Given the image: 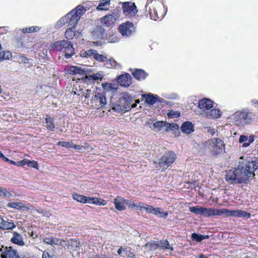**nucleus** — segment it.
I'll list each match as a JSON object with an SVG mask.
<instances>
[{"label":"nucleus","mask_w":258,"mask_h":258,"mask_svg":"<svg viewBox=\"0 0 258 258\" xmlns=\"http://www.w3.org/2000/svg\"><path fill=\"white\" fill-rule=\"evenodd\" d=\"M181 130L183 133L187 135L192 133L194 131V124L190 121H185L182 123L181 126Z\"/></svg>","instance_id":"25"},{"label":"nucleus","mask_w":258,"mask_h":258,"mask_svg":"<svg viewBox=\"0 0 258 258\" xmlns=\"http://www.w3.org/2000/svg\"><path fill=\"white\" fill-rule=\"evenodd\" d=\"M85 197V196L77 193L72 194V198L74 200L83 204L84 203Z\"/></svg>","instance_id":"39"},{"label":"nucleus","mask_w":258,"mask_h":258,"mask_svg":"<svg viewBox=\"0 0 258 258\" xmlns=\"http://www.w3.org/2000/svg\"><path fill=\"white\" fill-rule=\"evenodd\" d=\"M134 77L138 81L146 79L147 77V73L143 69H136L132 72Z\"/></svg>","instance_id":"24"},{"label":"nucleus","mask_w":258,"mask_h":258,"mask_svg":"<svg viewBox=\"0 0 258 258\" xmlns=\"http://www.w3.org/2000/svg\"><path fill=\"white\" fill-rule=\"evenodd\" d=\"M45 120L47 130L50 131H54L55 129V124L53 117L47 115L45 117Z\"/></svg>","instance_id":"29"},{"label":"nucleus","mask_w":258,"mask_h":258,"mask_svg":"<svg viewBox=\"0 0 258 258\" xmlns=\"http://www.w3.org/2000/svg\"><path fill=\"white\" fill-rule=\"evenodd\" d=\"M42 258H55L54 255L50 254L47 251H44L42 253Z\"/></svg>","instance_id":"52"},{"label":"nucleus","mask_w":258,"mask_h":258,"mask_svg":"<svg viewBox=\"0 0 258 258\" xmlns=\"http://www.w3.org/2000/svg\"><path fill=\"white\" fill-rule=\"evenodd\" d=\"M126 204L128 206V208L130 209L136 208L139 210V209L140 208V202L136 204L134 202H133L131 200H126Z\"/></svg>","instance_id":"40"},{"label":"nucleus","mask_w":258,"mask_h":258,"mask_svg":"<svg viewBox=\"0 0 258 258\" xmlns=\"http://www.w3.org/2000/svg\"><path fill=\"white\" fill-rule=\"evenodd\" d=\"M16 227V225L13 222L4 220L3 224L1 225V229L2 230H12Z\"/></svg>","instance_id":"34"},{"label":"nucleus","mask_w":258,"mask_h":258,"mask_svg":"<svg viewBox=\"0 0 258 258\" xmlns=\"http://www.w3.org/2000/svg\"><path fill=\"white\" fill-rule=\"evenodd\" d=\"M178 128H179V126L176 123H169L167 126V130L172 131L173 132L176 131L177 132Z\"/></svg>","instance_id":"46"},{"label":"nucleus","mask_w":258,"mask_h":258,"mask_svg":"<svg viewBox=\"0 0 258 258\" xmlns=\"http://www.w3.org/2000/svg\"><path fill=\"white\" fill-rule=\"evenodd\" d=\"M146 247H148L150 250H155L159 248L158 241H153V242L147 243L145 244Z\"/></svg>","instance_id":"41"},{"label":"nucleus","mask_w":258,"mask_h":258,"mask_svg":"<svg viewBox=\"0 0 258 258\" xmlns=\"http://www.w3.org/2000/svg\"><path fill=\"white\" fill-rule=\"evenodd\" d=\"M100 258H113V257L111 256L107 257L105 254H101Z\"/></svg>","instance_id":"60"},{"label":"nucleus","mask_w":258,"mask_h":258,"mask_svg":"<svg viewBox=\"0 0 258 258\" xmlns=\"http://www.w3.org/2000/svg\"><path fill=\"white\" fill-rule=\"evenodd\" d=\"M189 211L197 215L201 214L205 217L224 215L225 217H235L245 218H250L251 214L245 211L241 210H231L227 209H217L215 208H206L202 207H190Z\"/></svg>","instance_id":"2"},{"label":"nucleus","mask_w":258,"mask_h":258,"mask_svg":"<svg viewBox=\"0 0 258 258\" xmlns=\"http://www.w3.org/2000/svg\"><path fill=\"white\" fill-rule=\"evenodd\" d=\"M73 92L75 94L80 96L81 97H83V89L81 88L79 85H74L73 88Z\"/></svg>","instance_id":"38"},{"label":"nucleus","mask_w":258,"mask_h":258,"mask_svg":"<svg viewBox=\"0 0 258 258\" xmlns=\"http://www.w3.org/2000/svg\"><path fill=\"white\" fill-rule=\"evenodd\" d=\"M8 163H10L11 164L16 165L19 167L21 166V161L15 162L13 160L9 159V161H8Z\"/></svg>","instance_id":"54"},{"label":"nucleus","mask_w":258,"mask_h":258,"mask_svg":"<svg viewBox=\"0 0 258 258\" xmlns=\"http://www.w3.org/2000/svg\"><path fill=\"white\" fill-rule=\"evenodd\" d=\"M91 94H92L91 90L87 89L86 90H85V92H83V96L85 98H89L90 97Z\"/></svg>","instance_id":"53"},{"label":"nucleus","mask_w":258,"mask_h":258,"mask_svg":"<svg viewBox=\"0 0 258 258\" xmlns=\"http://www.w3.org/2000/svg\"><path fill=\"white\" fill-rule=\"evenodd\" d=\"M122 247H120L118 249V250H117V253H118V254H120L122 253Z\"/></svg>","instance_id":"63"},{"label":"nucleus","mask_w":258,"mask_h":258,"mask_svg":"<svg viewBox=\"0 0 258 258\" xmlns=\"http://www.w3.org/2000/svg\"><path fill=\"white\" fill-rule=\"evenodd\" d=\"M10 198L12 196V194L8 191L7 189L0 187V196Z\"/></svg>","instance_id":"45"},{"label":"nucleus","mask_w":258,"mask_h":258,"mask_svg":"<svg viewBox=\"0 0 258 258\" xmlns=\"http://www.w3.org/2000/svg\"><path fill=\"white\" fill-rule=\"evenodd\" d=\"M176 158V155L173 151H168L160 158L158 164L161 168L167 169L174 162Z\"/></svg>","instance_id":"8"},{"label":"nucleus","mask_w":258,"mask_h":258,"mask_svg":"<svg viewBox=\"0 0 258 258\" xmlns=\"http://www.w3.org/2000/svg\"><path fill=\"white\" fill-rule=\"evenodd\" d=\"M173 133L176 136H178L179 135V134H180V132L179 131V128H178V132H176V131H174L173 132Z\"/></svg>","instance_id":"62"},{"label":"nucleus","mask_w":258,"mask_h":258,"mask_svg":"<svg viewBox=\"0 0 258 258\" xmlns=\"http://www.w3.org/2000/svg\"><path fill=\"white\" fill-rule=\"evenodd\" d=\"M7 206L9 208L22 211H28L32 210L34 207L30 204H23L21 202H9Z\"/></svg>","instance_id":"11"},{"label":"nucleus","mask_w":258,"mask_h":258,"mask_svg":"<svg viewBox=\"0 0 258 258\" xmlns=\"http://www.w3.org/2000/svg\"><path fill=\"white\" fill-rule=\"evenodd\" d=\"M13 236L11 239V242L12 243L19 246H23L25 244V242L23 240V236L16 231L13 232Z\"/></svg>","instance_id":"21"},{"label":"nucleus","mask_w":258,"mask_h":258,"mask_svg":"<svg viewBox=\"0 0 258 258\" xmlns=\"http://www.w3.org/2000/svg\"><path fill=\"white\" fill-rule=\"evenodd\" d=\"M93 203V204L98 206H105L107 204L106 201L104 199L95 197L94 198Z\"/></svg>","instance_id":"42"},{"label":"nucleus","mask_w":258,"mask_h":258,"mask_svg":"<svg viewBox=\"0 0 258 258\" xmlns=\"http://www.w3.org/2000/svg\"><path fill=\"white\" fill-rule=\"evenodd\" d=\"M1 258H19L18 251L12 246H2L0 248Z\"/></svg>","instance_id":"9"},{"label":"nucleus","mask_w":258,"mask_h":258,"mask_svg":"<svg viewBox=\"0 0 258 258\" xmlns=\"http://www.w3.org/2000/svg\"><path fill=\"white\" fill-rule=\"evenodd\" d=\"M209 132L211 133V134L213 136L215 133V130L214 129L209 130Z\"/></svg>","instance_id":"61"},{"label":"nucleus","mask_w":258,"mask_h":258,"mask_svg":"<svg viewBox=\"0 0 258 258\" xmlns=\"http://www.w3.org/2000/svg\"><path fill=\"white\" fill-rule=\"evenodd\" d=\"M108 62L111 67L116 68V66L118 65L116 60L113 58H109L108 59Z\"/></svg>","instance_id":"50"},{"label":"nucleus","mask_w":258,"mask_h":258,"mask_svg":"<svg viewBox=\"0 0 258 258\" xmlns=\"http://www.w3.org/2000/svg\"><path fill=\"white\" fill-rule=\"evenodd\" d=\"M40 27H39L38 26H30L29 27L23 28L21 29V31H22V32H23L24 33H32V32H38L40 30Z\"/></svg>","instance_id":"35"},{"label":"nucleus","mask_w":258,"mask_h":258,"mask_svg":"<svg viewBox=\"0 0 258 258\" xmlns=\"http://www.w3.org/2000/svg\"><path fill=\"white\" fill-rule=\"evenodd\" d=\"M27 165L29 167H32L35 168L36 169H38V163L37 161L34 160H30L27 159H24L21 160V167L24 166V165Z\"/></svg>","instance_id":"30"},{"label":"nucleus","mask_w":258,"mask_h":258,"mask_svg":"<svg viewBox=\"0 0 258 258\" xmlns=\"http://www.w3.org/2000/svg\"><path fill=\"white\" fill-rule=\"evenodd\" d=\"M126 199L123 197L117 196L113 200L115 209L118 211H124L126 209L125 204Z\"/></svg>","instance_id":"17"},{"label":"nucleus","mask_w":258,"mask_h":258,"mask_svg":"<svg viewBox=\"0 0 258 258\" xmlns=\"http://www.w3.org/2000/svg\"><path fill=\"white\" fill-rule=\"evenodd\" d=\"M74 148V149H77V150H81L83 148H84V147H83V146H82L81 145H75L73 143V148Z\"/></svg>","instance_id":"57"},{"label":"nucleus","mask_w":258,"mask_h":258,"mask_svg":"<svg viewBox=\"0 0 258 258\" xmlns=\"http://www.w3.org/2000/svg\"><path fill=\"white\" fill-rule=\"evenodd\" d=\"M94 197H90L85 196L84 204L89 203L93 204Z\"/></svg>","instance_id":"51"},{"label":"nucleus","mask_w":258,"mask_h":258,"mask_svg":"<svg viewBox=\"0 0 258 258\" xmlns=\"http://www.w3.org/2000/svg\"><path fill=\"white\" fill-rule=\"evenodd\" d=\"M107 104L105 93L103 91H94L90 101L91 107L96 109H99L104 107Z\"/></svg>","instance_id":"6"},{"label":"nucleus","mask_w":258,"mask_h":258,"mask_svg":"<svg viewBox=\"0 0 258 258\" xmlns=\"http://www.w3.org/2000/svg\"><path fill=\"white\" fill-rule=\"evenodd\" d=\"M249 112L246 111H237L235 113V119L238 123L244 124L248 122Z\"/></svg>","instance_id":"16"},{"label":"nucleus","mask_w":258,"mask_h":258,"mask_svg":"<svg viewBox=\"0 0 258 258\" xmlns=\"http://www.w3.org/2000/svg\"><path fill=\"white\" fill-rule=\"evenodd\" d=\"M142 97L145 100L146 103L151 105L154 104L159 99V97L157 95H154L151 93L143 94Z\"/></svg>","instance_id":"23"},{"label":"nucleus","mask_w":258,"mask_h":258,"mask_svg":"<svg viewBox=\"0 0 258 258\" xmlns=\"http://www.w3.org/2000/svg\"><path fill=\"white\" fill-rule=\"evenodd\" d=\"M140 208L139 210L141 211L142 209H144L146 212L149 214H153L154 207L145 204L144 203L140 202Z\"/></svg>","instance_id":"33"},{"label":"nucleus","mask_w":258,"mask_h":258,"mask_svg":"<svg viewBox=\"0 0 258 258\" xmlns=\"http://www.w3.org/2000/svg\"><path fill=\"white\" fill-rule=\"evenodd\" d=\"M103 76L99 73L93 74L91 75L86 76V78L89 81H98L99 80H101Z\"/></svg>","instance_id":"37"},{"label":"nucleus","mask_w":258,"mask_h":258,"mask_svg":"<svg viewBox=\"0 0 258 258\" xmlns=\"http://www.w3.org/2000/svg\"><path fill=\"white\" fill-rule=\"evenodd\" d=\"M251 102L254 105L258 106V100L256 99H253L251 100Z\"/></svg>","instance_id":"58"},{"label":"nucleus","mask_w":258,"mask_h":258,"mask_svg":"<svg viewBox=\"0 0 258 258\" xmlns=\"http://www.w3.org/2000/svg\"><path fill=\"white\" fill-rule=\"evenodd\" d=\"M115 16V13L106 15L100 19V22L103 26L109 27L113 25L116 21L117 18Z\"/></svg>","instance_id":"15"},{"label":"nucleus","mask_w":258,"mask_h":258,"mask_svg":"<svg viewBox=\"0 0 258 258\" xmlns=\"http://www.w3.org/2000/svg\"><path fill=\"white\" fill-rule=\"evenodd\" d=\"M165 125V122L163 121H157L153 123V126L155 128L160 129L162 127L164 126Z\"/></svg>","instance_id":"49"},{"label":"nucleus","mask_w":258,"mask_h":258,"mask_svg":"<svg viewBox=\"0 0 258 258\" xmlns=\"http://www.w3.org/2000/svg\"><path fill=\"white\" fill-rule=\"evenodd\" d=\"M119 30L123 36H130L135 31V27L133 23L126 22L119 26Z\"/></svg>","instance_id":"10"},{"label":"nucleus","mask_w":258,"mask_h":258,"mask_svg":"<svg viewBox=\"0 0 258 258\" xmlns=\"http://www.w3.org/2000/svg\"><path fill=\"white\" fill-rule=\"evenodd\" d=\"M152 2V0H147L146 5L145 6L146 11H149L150 17L152 19L156 20L161 18L162 15L159 16L157 13V10L155 9H151L150 7H149L148 10V5Z\"/></svg>","instance_id":"26"},{"label":"nucleus","mask_w":258,"mask_h":258,"mask_svg":"<svg viewBox=\"0 0 258 258\" xmlns=\"http://www.w3.org/2000/svg\"><path fill=\"white\" fill-rule=\"evenodd\" d=\"M152 214L159 217L166 218L168 216V213L166 211H163V210L160 208L154 207Z\"/></svg>","instance_id":"32"},{"label":"nucleus","mask_w":258,"mask_h":258,"mask_svg":"<svg viewBox=\"0 0 258 258\" xmlns=\"http://www.w3.org/2000/svg\"><path fill=\"white\" fill-rule=\"evenodd\" d=\"M73 143L72 142L59 141L57 145L67 148H73Z\"/></svg>","instance_id":"43"},{"label":"nucleus","mask_w":258,"mask_h":258,"mask_svg":"<svg viewBox=\"0 0 258 258\" xmlns=\"http://www.w3.org/2000/svg\"><path fill=\"white\" fill-rule=\"evenodd\" d=\"M48 50L50 51H60L64 53L67 59L71 58L75 54V50L71 42L68 40H58L51 43Z\"/></svg>","instance_id":"4"},{"label":"nucleus","mask_w":258,"mask_h":258,"mask_svg":"<svg viewBox=\"0 0 258 258\" xmlns=\"http://www.w3.org/2000/svg\"><path fill=\"white\" fill-rule=\"evenodd\" d=\"M99 4L96 7V10L98 11H107L109 9L110 5V0H99Z\"/></svg>","instance_id":"27"},{"label":"nucleus","mask_w":258,"mask_h":258,"mask_svg":"<svg viewBox=\"0 0 258 258\" xmlns=\"http://www.w3.org/2000/svg\"><path fill=\"white\" fill-rule=\"evenodd\" d=\"M180 113L178 112H175L173 110H171L168 113V116L169 118H177V117H179L180 116Z\"/></svg>","instance_id":"48"},{"label":"nucleus","mask_w":258,"mask_h":258,"mask_svg":"<svg viewBox=\"0 0 258 258\" xmlns=\"http://www.w3.org/2000/svg\"><path fill=\"white\" fill-rule=\"evenodd\" d=\"M257 169L258 162L244 160L239 163L237 168L228 170L225 178L230 183H243L251 176H254V172Z\"/></svg>","instance_id":"1"},{"label":"nucleus","mask_w":258,"mask_h":258,"mask_svg":"<svg viewBox=\"0 0 258 258\" xmlns=\"http://www.w3.org/2000/svg\"><path fill=\"white\" fill-rule=\"evenodd\" d=\"M22 60L24 62H27V61H28V58H27L26 57H25V56H23V55H22Z\"/></svg>","instance_id":"59"},{"label":"nucleus","mask_w":258,"mask_h":258,"mask_svg":"<svg viewBox=\"0 0 258 258\" xmlns=\"http://www.w3.org/2000/svg\"><path fill=\"white\" fill-rule=\"evenodd\" d=\"M4 161L8 162L9 161V159L7 157L4 156V157L2 159Z\"/></svg>","instance_id":"64"},{"label":"nucleus","mask_w":258,"mask_h":258,"mask_svg":"<svg viewBox=\"0 0 258 258\" xmlns=\"http://www.w3.org/2000/svg\"><path fill=\"white\" fill-rule=\"evenodd\" d=\"M253 141V136L252 137H250L249 139V141L248 142H245V143H244L242 146L243 147H246L247 146H248L250 144V143H252V142Z\"/></svg>","instance_id":"56"},{"label":"nucleus","mask_w":258,"mask_h":258,"mask_svg":"<svg viewBox=\"0 0 258 258\" xmlns=\"http://www.w3.org/2000/svg\"><path fill=\"white\" fill-rule=\"evenodd\" d=\"M248 140V138L247 136L244 135H241L239 137V143H243L247 141Z\"/></svg>","instance_id":"55"},{"label":"nucleus","mask_w":258,"mask_h":258,"mask_svg":"<svg viewBox=\"0 0 258 258\" xmlns=\"http://www.w3.org/2000/svg\"><path fill=\"white\" fill-rule=\"evenodd\" d=\"M43 241L44 243L51 245V246L57 245H62L65 242V241L63 239L57 238L52 236L43 238Z\"/></svg>","instance_id":"18"},{"label":"nucleus","mask_w":258,"mask_h":258,"mask_svg":"<svg viewBox=\"0 0 258 258\" xmlns=\"http://www.w3.org/2000/svg\"><path fill=\"white\" fill-rule=\"evenodd\" d=\"M191 237L194 240H195L198 242L201 241L205 239V236L204 235L198 234L196 233L192 234Z\"/></svg>","instance_id":"47"},{"label":"nucleus","mask_w":258,"mask_h":258,"mask_svg":"<svg viewBox=\"0 0 258 258\" xmlns=\"http://www.w3.org/2000/svg\"><path fill=\"white\" fill-rule=\"evenodd\" d=\"M69 27H70L66 29L64 36H65V37L68 40H72L76 35V33L74 31V29L76 27H73V26H69Z\"/></svg>","instance_id":"31"},{"label":"nucleus","mask_w":258,"mask_h":258,"mask_svg":"<svg viewBox=\"0 0 258 258\" xmlns=\"http://www.w3.org/2000/svg\"><path fill=\"white\" fill-rule=\"evenodd\" d=\"M122 11L125 16L135 15L137 12L135 4L130 2H126L123 4Z\"/></svg>","instance_id":"12"},{"label":"nucleus","mask_w":258,"mask_h":258,"mask_svg":"<svg viewBox=\"0 0 258 258\" xmlns=\"http://www.w3.org/2000/svg\"><path fill=\"white\" fill-rule=\"evenodd\" d=\"M117 81L120 86L127 87L132 83V78L129 74L125 73L119 76Z\"/></svg>","instance_id":"13"},{"label":"nucleus","mask_w":258,"mask_h":258,"mask_svg":"<svg viewBox=\"0 0 258 258\" xmlns=\"http://www.w3.org/2000/svg\"><path fill=\"white\" fill-rule=\"evenodd\" d=\"M132 101V97L128 93H124L117 102L113 104L112 109L118 112L130 111L131 109V103Z\"/></svg>","instance_id":"5"},{"label":"nucleus","mask_w":258,"mask_h":258,"mask_svg":"<svg viewBox=\"0 0 258 258\" xmlns=\"http://www.w3.org/2000/svg\"><path fill=\"white\" fill-rule=\"evenodd\" d=\"M83 54L85 56H87V55L93 56L96 60L100 62H105L107 60L106 56L99 54L97 50L94 49L89 50L88 52L85 51Z\"/></svg>","instance_id":"14"},{"label":"nucleus","mask_w":258,"mask_h":258,"mask_svg":"<svg viewBox=\"0 0 258 258\" xmlns=\"http://www.w3.org/2000/svg\"><path fill=\"white\" fill-rule=\"evenodd\" d=\"M208 143L212 155L214 157H217L220 154L225 148V144L220 138H213L209 139Z\"/></svg>","instance_id":"7"},{"label":"nucleus","mask_w":258,"mask_h":258,"mask_svg":"<svg viewBox=\"0 0 258 258\" xmlns=\"http://www.w3.org/2000/svg\"><path fill=\"white\" fill-rule=\"evenodd\" d=\"M86 9L82 5H79L64 17L60 19L57 25L60 27L68 23V26L76 27L81 16L85 13Z\"/></svg>","instance_id":"3"},{"label":"nucleus","mask_w":258,"mask_h":258,"mask_svg":"<svg viewBox=\"0 0 258 258\" xmlns=\"http://www.w3.org/2000/svg\"><path fill=\"white\" fill-rule=\"evenodd\" d=\"M1 61L4 59H9L12 57L11 52L9 51L0 52Z\"/></svg>","instance_id":"44"},{"label":"nucleus","mask_w":258,"mask_h":258,"mask_svg":"<svg viewBox=\"0 0 258 258\" xmlns=\"http://www.w3.org/2000/svg\"><path fill=\"white\" fill-rule=\"evenodd\" d=\"M222 115L221 111L219 109L212 108L209 111L204 112V116L208 118H218Z\"/></svg>","instance_id":"20"},{"label":"nucleus","mask_w":258,"mask_h":258,"mask_svg":"<svg viewBox=\"0 0 258 258\" xmlns=\"http://www.w3.org/2000/svg\"><path fill=\"white\" fill-rule=\"evenodd\" d=\"M29 38L26 36L21 37L18 41V47L20 48H27L29 47Z\"/></svg>","instance_id":"28"},{"label":"nucleus","mask_w":258,"mask_h":258,"mask_svg":"<svg viewBox=\"0 0 258 258\" xmlns=\"http://www.w3.org/2000/svg\"><path fill=\"white\" fill-rule=\"evenodd\" d=\"M158 245L160 249L173 250V248L170 246V244L167 240H160L158 241Z\"/></svg>","instance_id":"36"},{"label":"nucleus","mask_w":258,"mask_h":258,"mask_svg":"<svg viewBox=\"0 0 258 258\" xmlns=\"http://www.w3.org/2000/svg\"><path fill=\"white\" fill-rule=\"evenodd\" d=\"M65 72L66 74L69 75H82L84 73L85 71L79 67L77 66H69L65 68Z\"/></svg>","instance_id":"22"},{"label":"nucleus","mask_w":258,"mask_h":258,"mask_svg":"<svg viewBox=\"0 0 258 258\" xmlns=\"http://www.w3.org/2000/svg\"><path fill=\"white\" fill-rule=\"evenodd\" d=\"M213 106V102L210 99L204 98L199 101L198 107L203 110H210Z\"/></svg>","instance_id":"19"}]
</instances>
